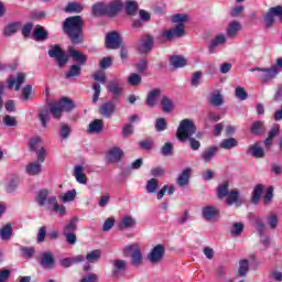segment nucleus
Here are the masks:
<instances>
[{
    "instance_id": "nucleus-61",
    "label": "nucleus",
    "mask_w": 282,
    "mask_h": 282,
    "mask_svg": "<svg viewBox=\"0 0 282 282\" xmlns=\"http://www.w3.org/2000/svg\"><path fill=\"white\" fill-rule=\"evenodd\" d=\"M69 133H72V129H69V126H67V123H61L59 135H62L65 140L69 138Z\"/></svg>"
},
{
    "instance_id": "nucleus-34",
    "label": "nucleus",
    "mask_w": 282,
    "mask_h": 282,
    "mask_svg": "<svg viewBox=\"0 0 282 282\" xmlns=\"http://www.w3.org/2000/svg\"><path fill=\"white\" fill-rule=\"evenodd\" d=\"M135 226V219L131 216H124L122 220L118 224L119 230H124L127 228H133Z\"/></svg>"
},
{
    "instance_id": "nucleus-52",
    "label": "nucleus",
    "mask_w": 282,
    "mask_h": 282,
    "mask_svg": "<svg viewBox=\"0 0 282 282\" xmlns=\"http://www.w3.org/2000/svg\"><path fill=\"white\" fill-rule=\"evenodd\" d=\"M167 127H169V123H166V119L164 118L156 119V122H155L156 131L159 132L166 131Z\"/></svg>"
},
{
    "instance_id": "nucleus-3",
    "label": "nucleus",
    "mask_w": 282,
    "mask_h": 282,
    "mask_svg": "<svg viewBox=\"0 0 282 282\" xmlns=\"http://www.w3.org/2000/svg\"><path fill=\"white\" fill-rule=\"evenodd\" d=\"M188 21L187 14L176 13L172 17V23H177L175 28L163 30L161 32L162 39L165 41H173V39H182L186 31L184 30V23Z\"/></svg>"
},
{
    "instance_id": "nucleus-32",
    "label": "nucleus",
    "mask_w": 282,
    "mask_h": 282,
    "mask_svg": "<svg viewBox=\"0 0 282 282\" xmlns=\"http://www.w3.org/2000/svg\"><path fill=\"white\" fill-rule=\"evenodd\" d=\"M265 187L263 184H258L253 187L252 196H251V204H259L261 196L263 195V189Z\"/></svg>"
},
{
    "instance_id": "nucleus-46",
    "label": "nucleus",
    "mask_w": 282,
    "mask_h": 282,
    "mask_svg": "<svg viewBox=\"0 0 282 282\" xmlns=\"http://www.w3.org/2000/svg\"><path fill=\"white\" fill-rule=\"evenodd\" d=\"M243 232V223H234L230 229L232 237H239Z\"/></svg>"
},
{
    "instance_id": "nucleus-42",
    "label": "nucleus",
    "mask_w": 282,
    "mask_h": 282,
    "mask_svg": "<svg viewBox=\"0 0 282 282\" xmlns=\"http://www.w3.org/2000/svg\"><path fill=\"white\" fill-rule=\"evenodd\" d=\"M0 237L4 241L12 237V225L11 224H7L4 227H2L0 229Z\"/></svg>"
},
{
    "instance_id": "nucleus-25",
    "label": "nucleus",
    "mask_w": 282,
    "mask_h": 282,
    "mask_svg": "<svg viewBox=\"0 0 282 282\" xmlns=\"http://www.w3.org/2000/svg\"><path fill=\"white\" fill-rule=\"evenodd\" d=\"M112 275L118 276L120 272H124L127 270V260L116 259L112 261Z\"/></svg>"
},
{
    "instance_id": "nucleus-56",
    "label": "nucleus",
    "mask_w": 282,
    "mask_h": 282,
    "mask_svg": "<svg viewBox=\"0 0 282 282\" xmlns=\"http://www.w3.org/2000/svg\"><path fill=\"white\" fill-rule=\"evenodd\" d=\"M161 153H162L165 158H169V155H173V143L166 142V143L161 148Z\"/></svg>"
},
{
    "instance_id": "nucleus-30",
    "label": "nucleus",
    "mask_w": 282,
    "mask_h": 282,
    "mask_svg": "<svg viewBox=\"0 0 282 282\" xmlns=\"http://www.w3.org/2000/svg\"><path fill=\"white\" fill-rule=\"evenodd\" d=\"M250 133H252V135H263V133H265V124L263 121H253L250 127Z\"/></svg>"
},
{
    "instance_id": "nucleus-60",
    "label": "nucleus",
    "mask_w": 282,
    "mask_h": 282,
    "mask_svg": "<svg viewBox=\"0 0 282 282\" xmlns=\"http://www.w3.org/2000/svg\"><path fill=\"white\" fill-rule=\"evenodd\" d=\"M122 137L123 138H129L130 135H133V124L131 123H126L122 128Z\"/></svg>"
},
{
    "instance_id": "nucleus-40",
    "label": "nucleus",
    "mask_w": 282,
    "mask_h": 282,
    "mask_svg": "<svg viewBox=\"0 0 282 282\" xmlns=\"http://www.w3.org/2000/svg\"><path fill=\"white\" fill-rule=\"evenodd\" d=\"M159 186H160V182L158 181V178H150L145 185L147 193H150L152 195L154 193H158Z\"/></svg>"
},
{
    "instance_id": "nucleus-33",
    "label": "nucleus",
    "mask_w": 282,
    "mask_h": 282,
    "mask_svg": "<svg viewBox=\"0 0 282 282\" xmlns=\"http://www.w3.org/2000/svg\"><path fill=\"white\" fill-rule=\"evenodd\" d=\"M104 122L102 119H95L88 124V133H100L102 131Z\"/></svg>"
},
{
    "instance_id": "nucleus-43",
    "label": "nucleus",
    "mask_w": 282,
    "mask_h": 282,
    "mask_svg": "<svg viewBox=\"0 0 282 282\" xmlns=\"http://www.w3.org/2000/svg\"><path fill=\"white\" fill-rule=\"evenodd\" d=\"M238 142L237 139L235 138H229V139H224L220 143V149H235V147H237Z\"/></svg>"
},
{
    "instance_id": "nucleus-58",
    "label": "nucleus",
    "mask_w": 282,
    "mask_h": 282,
    "mask_svg": "<svg viewBox=\"0 0 282 282\" xmlns=\"http://www.w3.org/2000/svg\"><path fill=\"white\" fill-rule=\"evenodd\" d=\"M203 73L197 70L193 74L191 85L192 87H199V83L202 80Z\"/></svg>"
},
{
    "instance_id": "nucleus-48",
    "label": "nucleus",
    "mask_w": 282,
    "mask_h": 282,
    "mask_svg": "<svg viewBox=\"0 0 282 282\" xmlns=\"http://www.w3.org/2000/svg\"><path fill=\"white\" fill-rule=\"evenodd\" d=\"M99 113L104 118H111V116H113V113H116V108L115 107H100Z\"/></svg>"
},
{
    "instance_id": "nucleus-24",
    "label": "nucleus",
    "mask_w": 282,
    "mask_h": 282,
    "mask_svg": "<svg viewBox=\"0 0 282 282\" xmlns=\"http://www.w3.org/2000/svg\"><path fill=\"white\" fill-rule=\"evenodd\" d=\"M47 107H75V104L69 97H62L59 100L48 102Z\"/></svg>"
},
{
    "instance_id": "nucleus-9",
    "label": "nucleus",
    "mask_w": 282,
    "mask_h": 282,
    "mask_svg": "<svg viewBox=\"0 0 282 282\" xmlns=\"http://www.w3.org/2000/svg\"><path fill=\"white\" fill-rule=\"evenodd\" d=\"M106 50H120L122 47V36L118 31L107 33L105 39Z\"/></svg>"
},
{
    "instance_id": "nucleus-21",
    "label": "nucleus",
    "mask_w": 282,
    "mask_h": 282,
    "mask_svg": "<svg viewBox=\"0 0 282 282\" xmlns=\"http://www.w3.org/2000/svg\"><path fill=\"white\" fill-rule=\"evenodd\" d=\"M33 39L37 42L47 41V39H50V33L47 32V30H45V28L37 25L33 30Z\"/></svg>"
},
{
    "instance_id": "nucleus-2",
    "label": "nucleus",
    "mask_w": 282,
    "mask_h": 282,
    "mask_svg": "<svg viewBox=\"0 0 282 282\" xmlns=\"http://www.w3.org/2000/svg\"><path fill=\"white\" fill-rule=\"evenodd\" d=\"M229 188H230V183L228 181H224L216 188L217 197L219 199H225L226 206H234V204L237 207L241 206L243 204V202H241V198H239L241 193L238 189L229 191Z\"/></svg>"
},
{
    "instance_id": "nucleus-53",
    "label": "nucleus",
    "mask_w": 282,
    "mask_h": 282,
    "mask_svg": "<svg viewBox=\"0 0 282 282\" xmlns=\"http://www.w3.org/2000/svg\"><path fill=\"white\" fill-rule=\"evenodd\" d=\"M210 102L215 107H221L224 105V96L221 94H214L212 95Z\"/></svg>"
},
{
    "instance_id": "nucleus-20",
    "label": "nucleus",
    "mask_w": 282,
    "mask_h": 282,
    "mask_svg": "<svg viewBox=\"0 0 282 282\" xmlns=\"http://www.w3.org/2000/svg\"><path fill=\"white\" fill-rule=\"evenodd\" d=\"M124 8L122 0H115L109 6H107V15L108 17H116L118 12H120Z\"/></svg>"
},
{
    "instance_id": "nucleus-55",
    "label": "nucleus",
    "mask_w": 282,
    "mask_h": 282,
    "mask_svg": "<svg viewBox=\"0 0 282 282\" xmlns=\"http://www.w3.org/2000/svg\"><path fill=\"white\" fill-rule=\"evenodd\" d=\"M111 65H113V58L111 56L104 57L99 63L101 69H109Z\"/></svg>"
},
{
    "instance_id": "nucleus-6",
    "label": "nucleus",
    "mask_w": 282,
    "mask_h": 282,
    "mask_svg": "<svg viewBox=\"0 0 282 282\" xmlns=\"http://www.w3.org/2000/svg\"><path fill=\"white\" fill-rule=\"evenodd\" d=\"M47 54L50 58H54L59 69H63V67L69 63V55H67V53H65V51L58 44L51 45Z\"/></svg>"
},
{
    "instance_id": "nucleus-16",
    "label": "nucleus",
    "mask_w": 282,
    "mask_h": 282,
    "mask_svg": "<svg viewBox=\"0 0 282 282\" xmlns=\"http://www.w3.org/2000/svg\"><path fill=\"white\" fill-rule=\"evenodd\" d=\"M162 94V89L154 88L150 90L147 95L145 105L148 107H155L158 105V98H160V95Z\"/></svg>"
},
{
    "instance_id": "nucleus-41",
    "label": "nucleus",
    "mask_w": 282,
    "mask_h": 282,
    "mask_svg": "<svg viewBox=\"0 0 282 282\" xmlns=\"http://www.w3.org/2000/svg\"><path fill=\"white\" fill-rule=\"evenodd\" d=\"M217 151H219V148L217 147H210L207 148L204 152H203V160L205 162H210V160H213V158H215V153H217Z\"/></svg>"
},
{
    "instance_id": "nucleus-62",
    "label": "nucleus",
    "mask_w": 282,
    "mask_h": 282,
    "mask_svg": "<svg viewBox=\"0 0 282 282\" xmlns=\"http://www.w3.org/2000/svg\"><path fill=\"white\" fill-rule=\"evenodd\" d=\"M3 124H6V127H17V118L6 115L3 117Z\"/></svg>"
},
{
    "instance_id": "nucleus-47",
    "label": "nucleus",
    "mask_w": 282,
    "mask_h": 282,
    "mask_svg": "<svg viewBox=\"0 0 282 282\" xmlns=\"http://www.w3.org/2000/svg\"><path fill=\"white\" fill-rule=\"evenodd\" d=\"M65 12H83V4L78 2H69L65 8Z\"/></svg>"
},
{
    "instance_id": "nucleus-17",
    "label": "nucleus",
    "mask_w": 282,
    "mask_h": 282,
    "mask_svg": "<svg viewBox=\"0 0 282 282\" xmlns=\"http://www.w3.org/2000/svg\"><path fill=\"white\" fill-rule=\"evenodd\" d=\"M47 202L50 206H52L51 210H53V213H57L59 217L67 215V208H65L64 205H58L55 196L47 198Z\"/></svg>"
},
{
    "instance_id": "nucleus-54",
    "label": "nucleus",
    "mask_w": 282,
    "mask_h": 282,
    "mask_svg": "<svg viewBox=\"0 0 282 282\" xmlns=\"http://www.w3.org/2000/svg\"><path fill=\"white\" fill-rule=\"evenodd\" d=\"M149 67V61L140 59L139 63L135 64V69L139 74H144Z\"/></svg>"
},
{
    "instance_id": "nucleus-31",
    "label": "nucleus",
    "mask_w": 282,
    "mask_h": 282,
    "mask_svg": "<svg viewBox=\"0 0 282 282\" xmlns=\"http://www.w3.org/2000/svg\"><path fill=\"white\" fill-rule=\"evenodd\" d=\"M93 17H105L107 15V6L104 2H97L93 4Z\"/></svg>"
},
{
    "instance_id": "nucleus-8",
    "label": "nucleus",
    "mask_w": 282,
    "mask_h": 282,
    "mask_svg": "<svg viewBox=\"0 0 282 282\" xmlns=\"http://www.w3.org/2000/svg\"><path fill=\"white\" fill-rule=\"evenodd\" d=\"M249 72H262V74L257 75V78H259L261 83H270V80H274V78L279 76V67L276 66L270 68L253 67L250 68Z\"/></svg>"
},
{
    "instance_id": "nucleus-11",
    "label": "nucleus",
    "mask_w": 282,
    "mask_h": 282,
    "mask_svg": "<svg viewBox=\"0 0 282 282\" xmlns=\"http://www.w3.org/2000/svg\"><path fill=\"white\" fill-rule=\"evenodd\" d=\"M154 39L151 34H145L140 39V43L137 46L139 54H149L153 50Z\"/></svg>"
},
{
    "instance_id": "nucleus-10",
    "label": "nucleus",
    "mask_w": 282,
    "mask_h": 282,
    "mask_svg": "<svg viewBox=\"0 0 282 282\" xmlns=\"http://www.w3.org/2000/svg\"><path fill=\"white\" fill-rule=\"evenodd\" d=\"M165 252L164 245H156L151 249L150 254H148V261L156 265V263H160L164 259Z\"/></svg>"
},
{
    "instance_id": "nucleus-15",
    "label": "nucleus",
    "mask_w": 282,
    "mask_h": 282,
    "mask_svg": "<svg viewBox=\"0 0 282 282\" xmlns=\"http://www.w3.org/2000/svg\"><path fill=\"white\" fill-rule=\"evenodd\" d=\"M68 54L77 65H87V55L83 54L80 51H76L74 46L68 47Z\"/></svg>"
},
{
    "instance_id": "nucleus-37",
    "label": "nucleus",
    "mask_w": 282,
    "mask_h": 282,
    "mask_svg": "<svg viewBox=\"0 0 282 282\" xmlns=\"http://www.w3.org/2000/svg\"><path fill=\"white\" fill-rule=\"evenodd\" d=\"M250 272V261L248 259H241L239 261L238 276H246Z\"/></svg>"
},
{
    "instance_id": "nucleus-22",
    "label": "nucleus",
    "mask_w": 282,
    "mask_h": 282,
    "mask_svg": "<svg viewBox=\"0 0 282 282\" xmlns=\"http://www.w3.org/2000/svg\"><path fill=\"white\" fill-rule=\"evenodd\" d=\"M83 74V67L78 64H73L69 66L68 70L65 73L66 80H69L70 78H78Z\"/></svg>"
},
{
    "instance_id": "nucleus-26",
    "label": "nucleus",
    "mask_w": 282,
    "mask_h": 282,
    "mask_svg": "<svg viewBox=\"0 0 282 282\" xmlns=\"http://www.w3.org/2000/svg\"><path fill=\"white\" fill-rule=\"evenodd\" d=\"M186 57L182 55H174L170 57V65L174 67V69L186 67Z\"/></svg>"
},
{
    "instance_id": "nucleus-7",
    "label": "nucleus",
    "mask_w": 282,
    "mask_h": 282,
    "mask_svg": "<svg viewBox=\"0 0 282 282\" xmlns=\"http://www.w3.org/2000/svg\"><path fill=\"white\" fill-rule=\"evenodd\" d=\"M123 257H130L131 263L134 268H140V265H142V251L137 243L124 247Z\"/></svg>"
},
{
    "instance_id": "nucleus-23",
    "label": "nucleus",
    "mask_w": 282,
    "mask_h": 282,
    "mask_svg": "<svg viewBox=\"0 0 282 282\" xmlns=\"http://www.w3.org/2000/svg\"><path fill=\"white\" fill-rule=\"evenodd\" d=\"M247 155H253L256 159H261L265 158V151H263V148L259 147V143H254L249 145Z\"/></svg>"
},
{
    "instance_id": "nucleus-45",
    "label": "nucleus",
    "mask_w": 282,
    "mask_h": 282,
    "mask_svg": "<svg viewBox=\"0 0 282 282\" xmlns=\"http://www.w3.org/2000/svg\"><path fill=\"white\" fill-rule=\"evenodd\" d=\"M142 83V76L138 75V73H132L128 77V85L132 87H138Z\"/></svg>"
},
{
    "instance_id": "nucleus-38",
    "label": "nucleus",
    "mask_w": 282,
    "mask_h": 282,
    "mask_svg": "<svg viewBox=\"0 0 282 282\" xmlns=\"http://www.w3.org/2000/svg\"><path fill=\"white\" fill-rule=\"evenodd\" d=\"M19 28H21V22L9 23L3 31L4 36H12V34H17L19 32Z\"/></svg>"
},
{
    "instance_id": "nucleus-18",
    "label": "nucleus",
    "mask_w": 282,
    "mask_h": 282,
    "mask_svg": "<svg viewBox=\"0 0 282 282\" xmlns=\"http://www.w3.org/2000/svg\"><path fill=\"white\" fill-rule=\"evenodd\" d=\"M241 30V23L239 21H232L228 24L226 30V35L228 39H237V35L239 34Z\"/></svg>"
},
{
    "instance_id": "nucleus-19",
    "label": "nucleus",
    "mask_w": 282,
    "mask_h": 282,
    "mask_svg": "<svg viewBox=\"0 0 282 282\" xmlns=\"http://www.w3.org/2000/svg\"><path fill=\"white\" fill-rule=\"evenodd\" d=\"M202 213L206 221H210V219H215V217H219V209H217V207L213 205L203 207Z\"/></svg>"
},
{
    "instance_id": "nucleus-64",
    "label": "nucleus",
    "mask_w": 282,
    "mask_h": 282,
    "mask_svg": "<svg viewBox=\"0 0 282 282\" xmlns=\"http://www.w3.org/2000/svg\"><path fill=\"white\" fill-rule=\"evenodd\" d=\"M80 282H98V274L89 273L82 278Z\"/></svg>"
},
{
    "instance_id": "nucleus-4",
    "label": "nucleus",
    "mask_w": 282,
    "mask_h": 282,
    "mask_svg": "<svg viewBox=\"0 0 282 282\" xmlns=\"http://www.w3.org/2000/svg\"><path fill=\"white\" fill-rule=\"evenodd\" d=\"M64 111H72V107H51L40 109L39 120L42 127L44 129L47 127V122H50V113L55 120H58V118L63 116Z\"/></svg>"
},
{
    "instance_id": "nucleus-49",
    "label": "nucleus",
    "mask_w": 282,
    "mask_h": 282,
    "mask_svg": "<svg viewBox=\"0 0 282 282\" xmlns=\"http://www.w3.org/2000/svg\"><path fill=\"white\" fill-rule=\"evenodd\" d=\"M20 251L22 252V257H24V259H32V257H34V253L36 252V250H34V247H21Z\"/></svg>"
},
{
    "instance_id": "nucleus-27",
    "label": "nucleus",
    "mask_w": 282,
    "mask_h": 282,
    "mask_svg": "<svg viewBox=\"0 0 282 282\" xmlns=\"http://www.w3.org/2000/svg\"><path fill=\"white\" fill-rule=\"evenodd\" d=\"M42 170H43V165H41V162L39 161L31 162L25 167L28 175H31V176L40 175Z\"/></svg>"
},
{
    "instance_id": "nucleus-44",
    "label": "nucleus",
    "mask_w": 282,
    "mask_h": 282,
    "mask_svg": "<svg viewBox=\"0 0 282 282\" xmlns=\"http://www.w3.org/2000/svg\"><path fill=\"white\" fill-rule=\"evenodd\" d=\"M50 192L47 189H41L35 197V202H37L39 206H45V202H47V195Z\"/></svg>"
},
{
    "instance_id": "nucleus-28",
    "label": "nucleus",
    "mask_w": 282,
    "mask_h": 282,
    "mask_svg": "<svg viewBox=\"0 0 282 282\" xmlns=\"http://www.w3.org/2000/svg\"><path fill=\"white\" fill-rule=\"evenodd\" d=\"M188 182H191V167L183 170L176 180V184H178L181 187H184L187 186Z\"/></svg>"
},
{
    "instance_id": "nucleus-50",
    "label": "nucleus",
    "mask_w": 282,
    "mask_h": 282,
    "mask_svg": "<svg viewBox=\"0 0 282 282\" xmlns=\"http://www.w3.org/2000/svg\"><path fill=\"white\" fill-rule=\"evenodd\" d=\"M274 25V13L269 9V12L264 15V26L270 29Z\"/></svg>"
},
{
    "instance_id": "nucleus-39",
    "label": "nucleus",
    "mask_w": 282,
    "mask_h": 282,
    "mask_svg": "<svg viewBox=\"0 0 282 282\" xmlns=\"http://www.w3.org/2000/svg\"><path fill=\"white\" fill-rule=\"evenodd\" d=\"M108 90L113 95V98L116 99L120 98V94H122V87L120 84H118V82H110Z\"/></svg>"
},
{
    "instance_id": "nucleus-12",
    "label": "nucleus",
    "mask_w": 282,
    "mask_h": 282,
    "mask_svg": "<svg viewBox=\"0 0 282 282\" xmlns=\"http://www.w3.org/2000/svg\"><path fill=\"white\" fill-rule=\"evenodd\" d=\"M122 158H124V151L118 147L111 148L106 155L107 162L110 164H118V162H122Z\"/></svg>"
},
{
    "instance_id": "nucleus-63",
    "label": "nucleus",
    "mask_w": 282,
    "mask_h": 282,
    "mask_svg": "<svg viewBox=\"0 0 282 282\" xmlns=\"http://www.w3.org/2000/svg\"><path fill=\"white\" fill-rule=\"evenodd\" d=\"M30 96H32V85H26L22 89L21 98H22V100H30Z\"/></svg>"
},
{
    "instance_id": "nucleus-57",
    "label": "nucleus",
    "mask_w": 282,
    "mask_h": 282,
    "mask_svg": "<svg viewBox=\"0 0 282 282\" xmlns=\"http://www.w3.org/2000/svg\"><path fill=\"white\" fill-rule=\"evenodd\" d=\"M76 199V189H70L62 196V202H74Z\"/></svg>"
},
{
    "instance_id": "nucleus-1",
    "label": "nucleus",
    "mask_w": 282,
    "mask_h": 282,
    "mask_svg": "<svg viewBox=\"0 0 282 282\" xmlns=\"http://www.w3.org/2000/svg\"><path fill=\"white\" fill-rule=\"evenodd\" d=\"M63 32L73 43V45H80L83 43V18L74 15L66 18L63 24Z\"/></svg>"
},
{
    "instance_id": "nucleus-29",
    "label": "nucleus",
    "mask_w": 282,
    "mask_h": 282,
    "mask_svg": "<svg viewBox=\"0 0 282 282\" xmlns=\"http://www.w3.org/2000/svg\"><path fill=\"white\" fill-rule=\"evenodd\" d=\"M138 1L129 0L124 4L126 14L128 17H135L138 14Z\"/></svg>"
},
{
    "instance_id": "nucleus-35",
    "label": "nucleus",
    "mask_w": 282,
    "mask_h": 282,
    "mask_svg": "<svg viewBox=\"0 0 282 282\" xmlns=\"http://www.w3.org/2000/svg\"><path fill=\"white\" fill-rule=\"evenodd\" d=\"M102 257V251L100 249H95L86 254V260L88 263H98Z\"/></svg>"
},
{
    "instance_id": "nucleus-14",
    "label": "nucleus",
    "mask_w": 282,
    "mask_h": 282,
    "mask_svg": "<svg viewBox=\"0 0 282 282\" xmlns=\"http://www.w3.org/2000/svg\"><path fill=\"white\" fill-rule=\"evenodd\" d=\"M54 263L55 260L52 251H45L41 254L40 265H42V268H45L46 270H52V268H54Z\"/></svg>"
},
{
    "instance_id": "nucleus-36",
    "label": "nucleus",
    "mask_w": 282,
    "mask_h": 282,
    "mask_svg": "<svg viewBox=\"0 0 282 282\" xmlns=\"http://www.w3.org/2000/svg\"><path fill=\"white\" fill-rule=\"evenodd\" d=\"M74 177L78 184H87V175L83 173V166L76 165L74 170Z\"/></svg>"
},
{
    "instance_id": "nucleus-59",
    "label": "nucleus",
    "mask_w": 282,
    "mask_h": 282,
    "mask_svg": "<svg viewBox=\"0 0 282 282\" xmlns=\"http://www.w3.org/2000/svg\"><path fill=\"white\" fill-rule=\"evenodd\" d=\"M115 224H116V218L115 217L107 218L104 223V226H102L104 232H109V230L111 229L112 226H115Z\"/></svg>"
},
{
    "instance_id": "nucleus-51",
    "label": "nucleus",
    "mask_w": 282,
    "mask_h": 282,
    "mask_svg": "<svg viewBox=\"0 0 282 282\" xmlns=\"http://www.w3.org/2000/svg\"><path fill=\"white\" fill-rule=\"evenodd\" d=\"M235 96L238 98V100H247L248 91H246V88L238 86L236 87Z\"/></svg>"
},
{
    "instance_id": "nucleus-5",
    "label": "nucleus",
    "mask_w": 282,
    "mask_h": 282,
    "mask_svg": "<svg viewBox=\"0 0 282 282\" xmlns=\"http://www.w3.org/2000/svg\"><path fill=\"white\" fill-rule=\"evenodd\" d=\"M196 132L197 127L195 126V122L191 119H183L176 130V138L181 142H184L185 140H188V138H192V135H195Z\"/></svg>"
},
{
    "instance_id": "nucleus-13",
    "label": "nucleus",
    "mask_w": 282,
    "mask_h": 282,
    "mask_svg": "<svg viewBox=\"0 0 282 282\" xmlns=\"http://www.w3.org/2000/svg\"><path fill=\"white\" fill-rule=\"evenodd\" d=\"M23 83H25V74L21 72L17 74V78L11 76L7 79V85L9 89H14L15 91L21 90V86L23 85Z\"/></svg>"
}]
</instances>
